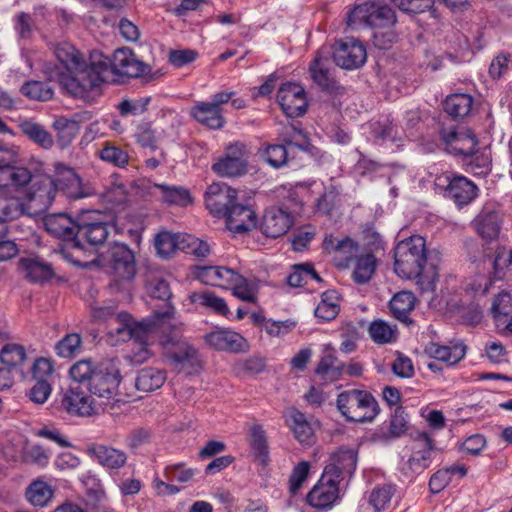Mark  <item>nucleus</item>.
<instances>
[{"instance_id": "nucleus-1", "label": "nucleus", "mask_w": 512, "mask_h": 512, "mask_svg": "<svg viewBox=\"0 0 512 512\" xmlns=\"http://www.w3.org/2000/svg\"><path fill=\"white\" fill-rule=\"evenodd\" d=\"M55 56L61 67L47 71L48 76L75 98L86 99L94 88L104 82L109 70L108 57L102 52H91L89 63H86L83 55L68 42L56 46Z\"/></svg>"}, {"instance_id": "nucleus-2", "label": "nucleus", "mask_w": 512, "mask_h": 512, "mask_svg": "<svg viewBox=\"0 0 512 512\" xmlns=\"http://www.w3.org/2000/svg\"><path fill=\"white\" fill-rule=\"evenodd\" d=\"M174 314V307L168 303L165 304L162 311H155L152 316L142 321L134 320L126 312L117 313L108 323L107 341L111 345H117L133 339L137 346V351H133L130 359L137 364L143 363L151 355L148 346L153 335L159 329H163L165 321L173 318Z\"/></svg>"}, {"instance_id": "nucleus-3", "label": "nucleus", "mask_w": 512, "mask_h": 512, "mask_svg": "<svg viewBox=\"0 0 512 512\" xmlns=\"http://www.w3.org/2000/svg\"><path fill=\"white\" fill-rule=\"evenodd\" d=\"M69 375L73 382L85 383L89 393L96 399L105 400L106 410L114 408L119 402L116 397L121 375L114 361L93 362L90 359H82L70 367Z\"/></svg>"}, {"instance_id": "nucleus-4", "label": "nucleus", "mask_w": 512, "mask_h": 512, "mask_svg": "<svg viewBox=\"0 0 512 512\" xmlns=\"http://www.w3.org/2000/svg\"><path fill=\"white\" fill-rule=\"evenodd\" d=\"M394 270L402 278L414 279L422 292L433 291L438 280L435 267L426 268V241L413 235L400 241L395 247Z\"/></svg>"}, {"instance_id": "nucleus-5", "label": "nucleus", "mask_w": 512, "mask_h": 512, "mask_svg": "<svg viewBox=\"0 0 512 512\" xmlns=\"http://www.w3.org/2000/svg\"><path fill=\"white\" fill-rule=\"evenodd\" d=\"M35 193L49 192V206L58 193H63L70 199L88 197L92 194L91 188L85 186L76 172L62 163L55 164V176L44 175L37 177L33 182Z\"/></svg>"}, {"instance_id": "nucleus-6", "label": "nucleus", "mask_w": 512, "mask_h": 512, "mask_svg": "<svg viewBox=\"0 0 512 512\" xmlns=\"http://www.w3.org/2000/svg\"><path fill=\"white\" fill-rule=\"evenodd\" d=\"M44 194L35 193L33 185L22 191V196L0 193V222L18 218L21 215L36 216L49 207L50 196L47 190Z\"/></svg>"}, {"instance_id": "nucleus-7", "label": "nucleus", "mask_w": 512, "mask_h": 512, "mask_svg": "<svg viewBox=\"0 0 512 512\" xmlns=\"http://www.w3.org/2000/svg\"><path fill=\"white\" fill-rule=\"evenodd\" d=\"M18 151L13 147L0 146V191H13L15 193L27 190L30 183L33 185L37 176L19 165Z\"/></svg>"}, {"instance_id": "nucleus-8", "label": "nucleus", "mask_w": 512, "mask_h": 512, "mask_svg": "<svg viewBox=\"0 0 512 512\" xmlns=\"http://www.w3.org/2000/svg\"><path fill=\"white\" fill-rule=\"evenodd\" d=\"M337 407L348 421L354 422H371L379 412L375 398L362 390L340 393L337 398Z\"/></svg>"}, {"instance_id": "nucleus-9", "label": "nucleus", "mask_w": 512, "mask_h": 512, "mask_svg": "<svg viewBox=\"0 0 512 512\" xmlns=\"http://www.w3.org/2000/svg\"><path fill=\"white\" fill-rule=\"evenodd\" d=\"M396 15L388 5L366 2L357 5L347 17L351 28L370 27L373 30L386 25H395Z\"/></svg>"}, {"instance_id": "nucleus-10", "label": "nucleus", "mask_w": 512, "mask_h": 512, "mask_svg": "<svg viewBox=\"0 0 512 512\" xmlns=\"http://www.w3.org/2000/svg\"><path fill=\"white\" fill-rule=\"evenodd\" d=\"M175 315L173 316V318ZM167 319L163 329H159L163 335L160 338V343L163 347L165 357L172 365L179 368L180 365L186 363H193L197 359V350L191 346L187 341L182 339L178 334H165L164 330L170 326V320Z\"/></svg>"}, {"instance_id": "nucleus-11", "label": "nucleus", "mask_w": 512, "mask_h": 512, "mask_svg": "<svg viewBox=\"0 0 512 512\" xmlns=\"http://www.w3.org/2000/svg\"><path fill=\"white\" fill-rule=\"evenodd\" d=\"M105 400H98L94 395L87 394L78 388L71 386L62 399L63 408L72 415L89 417L105 411Z\"/></svg>"}, {"instance_id": "nucleus-12", "label": "nucleus", "mask_w": 512, "mask_h": 512, "mask_svg": "<svg viewBox=\"0 0 512 512\" xmlns=\"http://www.w3.org/2000/svg\"><path fill=\"white\" fill-rule=\"evenodd\" d=\"M102 217L99 211H86L80 215L75 246H78L80 239H85L94 246L101 245L106 241L110 226L102 220Z\"/></svg>"}, {"instance_id": "nucleus-13", "label": "nucleus", "mask_w": 512, "mask_h": 512, "mask_svg": "<svg viewBox=\"0 0 512 512\" xmlns=\"http://www.w3.org/2000/svg\"><path fill=\"white\" fill-rule=\"evenodd\" d=\"M246 169L247 150L241 142L230 144L224 155L212 165V170L222 177H237L243 175Z\"/></svg>"}, {"instance_id": "nucleus-14", "label": "nucleus", "mask_w": 512, "mask_h": 512, "mask_svg": "<svg viewBox=\"0 0 512 512\" xmlns=\"http://www.w3.org/2000/svg\"><path fill=\"white\" fill-rule=\"evenodd\" d=\"M108 61L109 70L105 74L104 82L107 80V74L109 72L119 76L138 78L149 71L148 66L139 60L129 48H119L115 50L112 59L108 58Z\"/></svg>"}, {"instance_id": "nucleus-15", "label": "nucleus", "mask_w": 512, "mask_h": 512, "mask_svg": "<svg viewBox=\"0 0 512 512\" xmlns=\"http://www.w3.org/2000/svg\"><path fill=\"white\" fill-rule=\"evenodd\" d=\"M333 59L343 69H357L366 62V48L359 40L346 38L335 44Z\"/></svg>"}, {"instance_id": "nucleus-16", "label": "nucleus", "mask_w": 512, "mask_h": 512, "mask_svg": "<svg viewBox=\"0 0 512 512\" xmlns=\"http://www.w3.org/2000/svg\"><path fill=\"white\" fill-rule=\"evenodd\" d=\"M109 265L116 284L130 281L136 274L134 254L125 244L115 243L108 250Z\"/></svg>"}, {"instance_id": "nucleus-17", "label": "nucleus", "mask_w": 512, "mask_h": 512, "mask_svg": "<svg viewBox=\"0 0 512 512\" xmlns=\"http://www.w3.org/2000/svg\"><path fill=\"white\" fill-rule=\"evenodd\" d=\"M442 179L447 183L445 196L459 207L468 205L478 195L477 186L465 176L453 172H445L439 178V180Z\"/></svg>"}, {"instance_id": "nucleus-18", "label": "nucleus", "mask_w": 512, "mask_h": 512, "mask_svg": "<svg viewBox=\"0 0 512 512\" xmlns=\"http://www.w3.org/2000/svg\"><path fill=\"white\" fill-rule=\"evenodd\" d=\"M339 481L322 473L318 482L307 495V503L318 511L330 509L339 497Z\"/></svg>"}, {"instance_id": "nucleus-19", "label": "nucleus", "mask_w": 512, "mask_h": 512, "mask_svg": "<svg viewBox=\"0 0 512 512\" xmlns=\"http://www.w3.org/2000/svg\"><path fill=\"white\" fill-rule=\"evenodd\" d=\"M277 101L287 117L302 116L307 109V98L304 88L292 82L281 85L277 92Z\"/></svg>"}, {"instance_id": "nucleus-20", "label": "nucleus", "mask_w": 512, "mask_h": 512, "mask_svg": "<svg viewBox=\"0 0 512 512\" xmlns=\"http://www.w3.org/2000/svg\"><path fill=\"white\" fill-rule=\"evenodd\" d=\"M434 443L425 432L419 433L411 445V454L403 464L404 469L412 474H420L428 468L432 462Z\"/></svg>"}, {"instance_id": "nucleus-21", "label": "nucleus", "mask_w": 512, "mask_h": 512, "mask_svg": "<svg viewBox=\"0 0 512 512\" xmlns=\"http://www.w3.org/2000/svg\"><path fill=\"white\" fill-rule=\"evenodd\" d=\"M236 199V190L224 183H212L205 193L206 207L217 217H226Z\"/></svg>"}, {"instance_id": "nucleus-22", "label": "nucleus", "mask_w": 512, "mask_h": 512, "mask_svg": "<svg viewBox=\"0 0 512 512\" xmlns=\"http://www.w3.org/2000/svg\"><path fill=\"white\" fill-rule=\"evenodd\" d=\"M323 248L328 254L333 255L337 267L348 268L358 256L360 246L350 237L338 239L329 235L323 241Z\"/></svg>"}, {"instance_id": "nucleus-23", "label": "nucleus", "mask_w": 512, "mask_h": 512, "mask_svg": "<svg viewBox=\"0 0 512 512\" xmlns=\"http://www.w3.org/2000/svg\"><path fill=\"white\" fill-rule=\"evenodd\" d=\"M203 339L209 347L219 351L239 353L248 349L246 339L230 329L216 328L206 333Z\"/></svg>"}, {"instance_id": "nucleus-24", "label": "nucleus", "mask_w": 512, "mask_h": 512, "mask_svg": "<svg viewBox=\"0 0 512 512\" xmlns=\"http://www.w3.org/2000/svg\"><path fill=\"white\" fill-rule=\"evenodd\" d=\"M285 420L295 439L300 444L310 446L315 443L316 422L309 420L304 413L295 408L287 410Z\"/></svg>"}, {"instance_id": "nucleus-25", "label": "nucleus", "mask_w": 512, "mask_h": 512, "mask_svg": "<svg viewBox=\"0 0 512 512\" xmlns=\"http://www.w3.org/2000/svg\"><path fill=\"white\" fill-rule=\"evenodd\" d=\"M87 455L107 470H118L127 462L122 450L103 444H91L86 449Z\"/></svg>"}, {"instance_id": "nucleus-26", "label": "nucleus", "mask_w": 512, "mask_h": 512, "mask_svg": "<svg viewBox=\"0 0 512 512\" xmlns=\"http://www.w3.org/2000/svg\"><path fill=\"white\" fill-rule=\"evenodd\" d=\"M293 224V216L282 207H272L265 212L262 230L271 238L280 237L288 232Z\"/></svg>"}, {"instance_id": "nucleus-27", "label": "nucleus", "mask_w": 512, "mask_h": 512, "mask_svg": "<svg viewBox=\"0 0 512 512\" xmlns=\"http://www.w3.org/2000/svg\"><path fill=\"white\" fill-rule=\"evenodd\" d=\"M357 465V453L353 449H339L330 457L323 473L336 478L339 482L345 475H352Z\"/></svg>"}, {"instance_id": "nucleus-28", "label": "nucleus", "mask_w": 512, "mask_h": 512, "mask_svg": "<svg viewBox=\"0 0 512 512\" xmlns=\"http://www.w3.org/2000/svg\"><path fill=\"white\" fill-rule=\"evenodd\" d=\"M227 228L233 233H244L257 225V217L249 204L235 203L226 216Z\"/></svg>"}, {"instance_id": "nucleus-29", "label": "nucleus", "mask_w": 512, "mask_h": 512, "mask_svg": "<svg viewBox=\"0 0 512 512\" xmlns=\"http://www.w3.org/2000/svg\"><path fill=\"white\" fill-rule=\"evenodd\" d=\"M44 226L51 235L65 240H76L78 220L74 221L66 213L49 214L44 218Z\"/></svg>"}, {"instance_id": "nucleus-30", "label": "nucleus", "mask_w": 512, "mask_h": 512, "mask_svg": "<svg viewBox=\"0 0 512 512\" xmlns=\"http://www.w3.org/2000/svg\"><path fill=\"white\" fill-rule=\"evenodd\" d=\"M408 428L406 414L401 408H397L388 423H383L373 433L376 442H387L402 436Z\"/></svg>"}, {"instance_id": "nucleus-31", "label": "nucleus", "mask_w": 512, "mask_h": 512, "mask_svg": "<svg viewBox=\"0 0 512 512\" xmlns=\"http://www.w3.org/2000/svg\"><path fill=\"white\" fill-rule=\"evenodd\" d=\"M83 120L84 117L80 114H75L71 118L58 117L55 119L53 128L57 132V144L61 149L66 148L76 138Z\"/></svg>"}, {"instance_id": "nucleus-32", "label": "nucleus", "mask_w": 512, "mask_h": 512, "mask_svg": "<svg viewBox=\"0 0 512 512\" xmlns=\"http://www.w3.org/2000/svg\"><path fill=\"white\" fill-rule=\"evenodd\" d=\"M18 269L31 282L43 283L53 276L51 266L35 257L21 258Z\"/></svg>"}, {"instance_id": "nucleus-33", "label": "nucleus", "mask_w": 512, "mask_h": 512, "mask_svg": "<svg viewBox=\"0 0 512 512\" xmlns=\"http://www.w3.org/2000/svg\"><path fill=\"white\" fill-rule=\"evenodd\" d=\"M442 139L451 145L452 150L460 155H472L478 145V141L470 131H449L442 133Z\"/></svg>"}, {"instance_id": "nucleus-34", "label": "nucleus", "mask_w": 512, "mask_h": 512, "mask_svg": "<svg viewBox=\"0 0 512 512\" xmlns=\"http://www.w3.org/2000/svg\"><path fill=\"white\" fill-rule=\"evenodd\" d=\"M191 116L212 129H219L224 125L221 108H215L210 102H197L191 109Z\"/></svg>"}, {"instance_id": "nucleus-35", "label": "nucleus", "mask_w": 512, "mask_h": 512, "mask_svg": "<svg viewBox=\"0 0 512 512\" xmlns=\"http://www.w3.org/2000/svg\"><path fill=\"white\" fill-rule=\"evenodd\" d=\"M425 352L438 361L454 365L465 356V347L462 344L440 345L431 342L426 345Z\"/></svg>"}, {"instance_id": "nucleus-36", "label": "nucleus", "mask_w": 512, "mask_h": 512, "mask_svg": "<svg viewBox=\"0 0 512 512\" xmlns=\"http://www.w3.org/2000/svg\"><path fill=\"white\" fill-rule=\"evenodd\" d=\"M152 194L162 202L169 205L186 206L191 202V196L187 189L167 184H155Z\"/></svg>"}, {"instance_id": "nucleus-37", "label": "nucleus", "mask_w": 512, "mask_h": 512, "mask_svg": "<svg viewBox=\"0 0 512 512\" xmlns=\"http://www.w3.org/2000/svg\"><path fill=\"white\" fill-rule=\"evenodd\" d=\"M415 297L413 293L401 291L395 294L389 302L391 314L406 325L412 323L409 315L415 307Z\"/></svg>"}, {"instance_id": "nucleus-38", "label": "nucleus", "mask_w": 512, "mask_h": 512, "mask_svg": "<svg viewBox=\"0 0 512 512\" xmlns=\"http://www.w3.org/2000/svg\"><path fill=\"white\" fill-rule=\"evenodd\" d=\"M188 298L192 304L213 311L219 315L227 316L229 314V308L225 300L211 291L203 290L192 292Z\"/></svg>"}, {"instance_id": "nucleus-39", "label": "nucleus", "mask_w": 512, "mask_h": 512, "mask_svg": "<svg viewBox=\"0 0 512 512\" xmlns=\"http://www.w3.org/2000/svg\"><path fill=\"white\" fill-rule=\"evenodd\" d=\"M351 263H353L352 279L360 285L371 280L377 267V259L371 253L358 255Z\"/></svg>"}, {"instance_id": "nucleus-40", "label": "nucleus", "mask_w": 512, "mask_h": 512, "mask_svg": "<svg viewBox=\"0 0 512 512\" xmlns=\"http://www.w3.org/2000/svg\"><path fill=\"white\" fill-rule=\"evenodd\" d=\"M500 216L495 211L483 210L473 221L479 235L485 239H494L500 230Z\"/></svg>"}, {"instance_id": "nucleus-41", "label": "nucleus", "mask_w": 512, "mask_h": 512, "mask_svg": "<svg viewBox=\"0 0 512 512\" xmlns=\"http://www.w3.org/2000/svg\"><path fill=\"white\" fill-rule=\"evenodd\" d=\"M249 445L253 455L261 464H266L269 459L267 438L263 427L253 424L249 429Z\"/></svg>"}, {"instance_id": "nucleus-42", "label": "nucleus", "mask_w": 512, "mask_h": 512, "mask_svg": "<svg viewBox=\"0 0 512 512\" xmlns=\"http://www.w3.org/2000/svg\"><path fill=\"white\" fill-rule=\"evenodd\" d=\"M233 284L229 287L233 295L241 301L255 303L258 298L260 282L254 279H247L239 273L235 277Z\"/></svg>"}, {"instance_id": "nucleus-43", "label": "nucleus", "mask_w": 512, "mask_h": 512, "mask_svg": "<svg viewBox=\"0 0 512 512\" xmlns=\"http://www.w3.org/2000/svg\"><path fill=\"white\" fill-rule=\"evenodd\" d=\"M166 380L165 373L157 368H144L136 378L135 386L143 392H151L160 388Z\"/></svg>"}, {"instance_id": "nucleus-44", "label": "nucleus", "mask_w": 512, "mask_h": 512, "mask_svg": "<svg viewBox=\"0 0 512 512\" xmlns=\"http://www.w3.org/2000/svg\"><path fill=\"white\" fill-rule=\"evenodd\" d=\"M339 311V295L336 291L330 290L322 294L314 313L319 319L331 321L338 315Z\"/></svg>"}, {"instance_id": "nucleus-45", "label": "nucleus", "mask_w": 512, "mask_h": 512, "mask_svg": "<svg viewBox=\"0 0 512 512\" xmlns=\"http://www.w3.org/2000/svg\"><path fill=\"white\" fill-rule=\"evenodd\" d=\"M473 99L468 94H453L444 101V110L454 118L467 116L472 108Z\"/></svg>"}, {"instance_id": "nucleus-46", "label": "nucleus", "mask_w": 512, "mask_h": 512, "mask_svg": "<svg viewBox=\"0 0 512 512\" xmlns=\"http://www.w3.org/2000/svg\"><path fill=\"white\" fill-rule=\"evenodd\" d=\"M370 338L377 344H388L395 342L398 336L396 326L388 324L386 321L378 319L370 323L368 327Z\"/></svg>"}, {"instance_id": "nucleus-47", "label": "nucleus", "mask_w": 512, "mask_h": 512, "mask_svg": "<svg viewBox=\"0 0 512 512\" xmlns=\"http://www.w3.org/2000/svg\"><path fill=\"white\" fill-rule=\"evenodd\" d=\"M134 137L141 147L155 151L163 137V130L158 131L151 123L144 122L137 126Z\"/></svg>"}, {"instance_id": "nucleus-48", "label": "nucleus", "mask_w": 512, "mask_h": 512, "mask_svg": "<svg viewBox=\"0 0 512 512\" xmlns=\"http://www.w3.org/2000/svg\"><path fill=\"white\" fill-rule=\"evenodd\" d=\"M184 234H174L168 231H162L155 237L154 245L157 254L162 258H168L176 250H181L180 240Z\"/></svg>"}, {"instance_id": "nucleus-49", "label": "nucleus", "mask_w": 512, "mask_h": 512, "mask_svg": "<svg viewBox=\"0 0 512 512\" xmlns=\"http://www.w3.org/2000/svg\"><path fill=\"white\" fill-rule=\"evenodd\" d=\"M52 497V487L43 480H35L26 490V498L34 506L43 507L48 504Z\"/></svg>"}, {"instance_id": "nucleus-50", "label": "nucleus", "mask_w": 512, "mask_h": 512, "mask_svg": "<svg viewBox=\"0 0 512 512\" xmlns=\"http://www.w3.org/2000/svg\"><path fill=\"white\" fill-rule=\"evenodd\" d=\"M344 366L332 354L324 355L318 363L316 374L326 382H333L339 379Z\"/></svg>"}, {"instance_id": "nucleus-51", "label": "nucleus", "mask_w": 512, "mask_h": 512, "mask_svg": "<svg viewBox=\"0 0 512 512\" xmlns=\"http://www.w3.org/2000/svg\"><path fill=\"white\" fill-rule=\"evenodd\" d=\"M21 129L29 139L44 149H50L54 144L52 135L38 123L25 121L21 124Z\"/></svg>"}, {"instance_id": "nucleus-52", "label": "nucleus", "mask_w": 512, "mask_h": 512, "mask_svg": "<svg viewBox=\"0 0 512 512\" xmlns=\"http://www.w3.org/2000/svg\"><path fill=\"white\" fill-rule=\"evenodd\" d=\"M492 314L499 325H505L508 329V323L512 318V295L509 293H500L493 302Z\"/></svg>"}, {"instance_id": "nucleus-53", "label": "nucleus", "mask_w": 512, "mask_h": 512, "mask_svg": "<svg viewBox=\"0 0 512 512\" xmlns=\"http://www.w3.org/2000/svg\"><path fill=\"white\" fill-rule=\"evenodd\" d=\"M326 60L317 56L310 66V72L314 82L325 90L335 87V80L326 66Z\"/></svg>"}, {"instance_id": "nucleus-54", "label": "nucleus", "mask_w": 512, "mask_h": 512, "mask_svg": "<svg viewBox=\"0 0 512 512\" xmlns=\"http://www.w3.org/2000/svg\"><path fill=\"white\" fill-rule=\"evenodd\" d=\"M493 274L497 280L509 278L512 274L511 250L504 247L497 248L493 260Z\"/></svg>"}, {"instance_id": "nucleus-55", "label": "nucleus", "mask_w": 512, "mask_h": 512, "mask_svg": "<svg viewBox=\"0 0 512 512\" xmlns=\"http://www.w3.org/2000/svg\"><path fill=\"white\" fill-rule=\"evenodd\" d=\"M97 155L102 161L118 168H124L129 162L128 153L110 142H106L104 146L98 150Z\"/></svg>"}, {"instance_id": "nucleus-56", "label": "nucleus", "mask_w": 512, "mask_h": 512, "mask_svg": "<svg viewBox=\"0 0 512 512\" xmlns=\"http://www.w3.org/2000/svg\"><path fill=\"white\" fill-rule=\"evenodd\" d=\"M25 360V348L19 344L8 343L0 351L1 363L13 370L21 366Z\"/></svg>"}, {"instance_id": "nucleus-57", "label": "nucleus", "mask_w": 512, "mask_h": 512, "mask_svg": "<svg viewBox=\"0 0 512 512\" xmlns=\"http://www.w3.org/2000/svg\"><path fill=\"white\" fill-rule=\"evenodd\" d=\"M181 251L193 255L196 258H206L211 253V246L191 234H184L180 240Z\"/></svg>"}, {"instance_id": "nucleus-58", "label": "nucleus", "mask_w": 512, "mask_h": 512, "mask_svg": "<svg viewBox=\"0 0 512 512\" xmlns=\"http://www.w3.org/2000/svg\"><path fill=\"white\" fill-rule=\"evenodd\" d=\"M260 157L273 168H280L287 163L288 152L284 145H267L259 150Z\"/></svg>"}, {"instance_id": "nucleus-59", "label": "nucleus", "mask_w": 512, "mask_h": 512, "mask_svg": "<svg viewBox=\"0 0 512 512\" xmlns=\"http://www.w3.org/2000/svg\"><path fill=\"white\" fill-rule=\"evenodd\" d=\"M82 338L78 333H69L55 345L56 354L61 358H71L80 353Z\"/></svg>"}, {"instance_id": "nucleus-60", "label": "nucleus", "mask_w": 512, "mask_h": 512, "mask_svg": "<svg viewBox=\"0 0 512 512\" xmlns=\"http://www.w3.org/2000/svg\"><path fill=\"white\" fill-rule=\"evenodd\" d=\"M312 280L320 281L321 279L310 264H302L294 267L293 272L287 278V283L291 287H302Z\"/></svg>"}, {"instance_id": "nucleus-61", "label": "nucleus", "mask_w": 512, "mask_h": 512, "mask_svg": "<svg viewBox=\"0 0 512 512\" xmlns=\"http://www.w3.org/2000/svg\"><path fill=\"white\" fill-rule=\"evenodd\" d=\"M23 95L32 100L47 101L53 97V90L51 87L41 81H30L21 87Z\"/></svg>"}, {"instance_id": "nucleus-62", "label": "nucleus", "mask_w": 512, "mask_h": 512, "mask_svg": "<svg viewBox=\"0 0 512 512\" xmlns=\"http://www.w3.org/2000/svg\"><path fill=\"white\" fill-rule=\"evenodd\" d=\"M196 472L197 470L178 463L167 466L164 470V476L170 482L188 483L194 479Z\"/></svg>"}, {"instance_id": "nucleus-63", "label": "nucleus", "mask_w": 512, "mask_h": 512, "mask_svg": "<svg viewBox=\"0 0 512 512\" xmlns=\"http://www.w3.org/2000/svg\"><path fill=\"white\" fill-rule=\"evenodd\" d=\"M310 463L307 461L299 462L292 470L289 478L290 493L296 495L303 483L307 480L310 472Z\"/></svg>"}, {"instance_id": "nucleus-64", "label": "nucleus", "mask_w": 512, "mask_h": 512, "mask_svg": "<svg viewBox=\"0 0 512 512\" xmlns=\"http://www.w3.org/2000/svg\"><path fill=\"white\" fill-rule=\"evenodd\" d=\"M393 493L394 490L391 486L375 488L369 496V503L376 512L385 510L390 504Z\"/></svg>"}]
</instances>
